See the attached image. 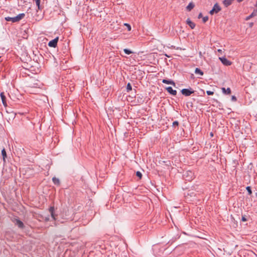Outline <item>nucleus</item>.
<instances>
[{
  "instance_id": "nucleus-1",
  "label": "nucleus",
  "mask_w": 257,
  "mask_h": 257,
  "mask_svg": "<svg viewBox=\"0 0 257 257\" xmlns=\"http://www.w3.org/2000/svg\"><path fill=\"white\" fill-rule=\"evenodd\" d=\"M25 16V15L24 13H21L14 17H6L5 20H6V21H7L8 22L11 21L12 23L18 22L20 20L23 19L24 18Z\"/></svg>"
},
{
  "instance_id": "nucleus-2",
  "label": "nucleus",
  "mask_w": 257,
  "mask_h": 257,
  "mask_svg": "<svg viewBox=\"0 0 257 257\" xmlns=\"http://www.w3.org/2000/svg\"><path fill=\"white\" fill-rule=\"evenodd\" d=\"M183 178L188 181H191L194 178V173L191 171H186L183 175Z\"/></svg>"
},
{
  "instance_id": "nucleus-3",
  "label": "nucleus",
  "mask_w": 257,
  "mask_h": 257,
  "mask_svg": "<svg viewBox=\"0 0 257 257\" xmlns=\"http://www.w3.org/2000/svg\"><path fill=\"white\" fill-rule=\"evenodd\" d=\"M12 221L15 225H17L20 229H23L25 227L23 222L18 217L14 218L12 219Z\"/></svg>"
},
{
  "instance_id": "nucleus-4",
  "label": "nucleus",
  "mask_w": 257,
  "mask_h": 257,
  "mask_svg": "<svg viewBox=\"0 0 257 257\" xmlns=\"http://www.w3.org/2000/svg\"><path fill=\"white\" fill-rule=\"evenodd\" d=\"M181 93L185 96H189L194 92V91L191 88H184L181 91Z\"/></svg>"
},
{
  "instance_id": "nucleus-5",
  "label": "nucleus",
  "mask_w": 257,
  "mask_h": 257,
  "mask_svg": "<svg viewBox=\"0 0 257 257\" xmlns=\"http://www.w3.org/2000/svg\"><path fill=\"white\" fill-rule=\"evenodd\" d=\"M59 37H57L48 43V46L50 47L55 48L57 45Z\"/></svg>"
},
{
  "instance_id": "nucleus-6",
  "label": "nucleus",
  "mask_w": 257,
  "mask_h": 257,
  "mask_svg": "<svg viewBox=\"0 0 257 257\" xmlns=\"http://www.w3.org/2000/svg\"><path fill=\"white\" fill-rule=\"evenodd\" d=\"M219 59L222 63L225 66H229L231 64V62L224 57H219Z\"/></svg>"
},
{
  "instance_id": "nucleus-7",
  "label": "nucleus",
  "mask_w": 257,
  "mask_h": 257,
  "mask_svg": "<svg viewBox=\"0 0 257 257\" xmlns=\"http://www.w3.org/2000/svg\"><path fill=\"white\" fill-rule=\"evenodd\" d=\"M166 89L168 92L170 94H172L174 96L177 94V91L176 90H174L172 87L169 86L166 87Z\"/></svg>"
},
{
  "instance_id": "nucleus-8",
  "label": "nucleus",
  "mask_w": 257,
  "mask_h": 257,
  "mask_svg": "<svg viewBox=\"0 0 257 257\" xmlns=\"http://www.w3.org/2000/svg\"><path fill=\"white\" fill-rule=\"evenodd\" d=\"M49 212L51 213V217L53 220H55L56 219V215L55 214V208L54 207L51 206L49 208Z\"/></svg>"
},
{
  "instance_id": "nucleus-9",
  "label": "nucleus",
  "mask_w": 257,
  "mask_h": 257,
  "mask_svg": "<svg viewBox=\"0 0 257 257\" xmlns=\"http://www.w3.org/2000/svg\"><path fill=\"white\" fill-rule=\"evenodd\" d=\"M162 82L163 83H165V84H171V85H173L174 86H176L175 83L174 82V81H173L172 80H168V79H164L162 80Z\"/></svg>"
},
{
  "instance_id": "nucleus-10",
  "label": "nucleus",
  "mask_w": 257,
  "mask_h": 257,
  "mask_svg": "<svg viewBox=\"0 0 257 257\" xmlns=\"http://www.w3.org/2000/svg\"><path fill=\"white\" fill-rule=\"evenodd\" d=\"M0 96H1V97L2 99L3 104H4V105L5 106H6L7 105V101H6V97L5 95L4 92H1Z\"/></svg>"
},
{
  "instance_id": "nucleus-11",
  "label": "nucleus",
  "mask_w": 257,
  "mask_h": 257,
  "mask_svg": "<svg viewBox=\"0 0 257 257\" xmlns=\"http://www.w3.org/2000/svg\"><path fill=\"white\" fill-rule=\"evenodd\" d=\"M212 9L214 10L216 14L218 13L219 11H221V8L217 3H216L214 5Z\"/></svg>"
},
{
  "instance_id": "nucleus-12",
  "label": "nucleus",
  "mask_w": 257,
  "mask_h": 257,
  "mask_svg": "<svg viewBox=\"0 0 257 257\" xmlns=\"http://www.w3.org/2000/svg\"><path fill=\"white\" fill-rule=\"evenodd\" d=\"M195 7V5L193 2H190L186 7V10L188 12H190Z\"/></svg>"
},
{
  "instance_id": "nucleus-13",
  "label": "nucleus",
  "mask_w": 257,
  "mask_h": 257,
  "mask_svg": "<svg viewBox=\"0 0 257 257\" xmlns=\"http://www.w3.org/2000/svg\"><path fill=\"white\" fill-rule=\"evenodd\" d=\"M186 23L190 26V27L193 29L195 27V24L192 22L189 19L186 20Z\"/></svg>"
},
{
  "instance_id": "nucleus-14",
  "label": "nucleus",
  "mask_w": 257,
  "mask_h": 257,
  "mask_svg": "<svg viewBox=\"0 0 257 257\" xmlns=\"http://www.w3.org/2000/svg\"><path fill=\"white\" fill-rule=\"evenodd\" d=\"M222 92L225 94H230L231 93V89L230 88H227L225 89L224 87H222L221 88Z\"/></svg>"
},
{
  "instance_id": "nucleus-15",
  "label": "nucleus",
  "mask_w": 257,
  "mask_h": 257,
  "mask_svg": "<svg viewBox=\"0 0 257 257\" xmlns=\"http://www.w3.org/2000/svg\"><path fill=\"white\" fill-rule=\"evenodd\" d=\"M52 181H53V183L56 185L59 186L60 184V182L59 179L55 177H54L52 178Z\"/></svg>"
},
{
  "instance_id": "nucleus-16",
  "label": "nucleus",
  "mask_w": 257,
  "mask_h": 257,
  "mask_svg": "<svg viewBox=\"0 0 257 257\" xmlns=\"http://www.w3.org/2000/svg\"><path fill=\"white\" fill-rule=\"evenodd\" d=\"M2 155L3 156V161L5 162L6 161V158H7V153L5 148H3L2 150Z\"/></svg>"
},
{
  "instance_id": "nucleus-17",
  "label": "nucleus",
  "mask_w": 257,
  "mask_h": 257,
  "mask_svg": "<svg viewBox=\"0 0 257 257\" xmlns=\"http://www.w3.org/2000/svg\"><path fill=\"white\" fill-rule=\"evenodd\" d=\"M232 1L233 0H224L223 3L224 6L227 7L231 4Z\"/></svg>"
},
{
  "instance_id": "nucleus-18",
  "label": "nucleus",
  "mask_w": 257,
  "mask_h": 257,
  "mask_svg": "<svg viewBox=\"0 0 257 257\" xmlns=\"http://www.w3.org/2000/svg\"><path fill=\"white\" fill-rule=\"evenodd\" d=\"M195 73L196 74H199L200 75H203V72L199 68H196L195 70Z\"/></svg>"
},
{
  "instance_id": "nucleus-19",
  "label": "nucleus",
  "mask_w": 257,
  "mask_h": 257,
  "mask_svg": "<svg viewBox=\"0 0 257 257\" xmlns=\"http://www.w3.org/2000/svg\"><path fill=\"white\" fill-rule=\"evenodd\" d=\"M196 194L191 190H189L187 193V195L190 196V197L195 196Z\"/></svg>"
},
{
  "instance_id": "nucleus-20",
  "label": "nucleus",
  "mask_w": 257,
  "mask_h": 257,
  "mask_svg": "<svg viewBox=\"0 0 257 257\" xmlns=\"http://www.w3.org/2000/svg\"><path fill=\"white\" fill-rule=\"evenodd\" d=\"M132 90V87L130 83H128L126 85V91L129 92Z\"/></svg>"
},
{
  "instance_id": "nucleus-21",
  "label": "nucleus",
  "mask_w": 257,
  "mask_h": 257,
  "mask_svg": "<svg viewBox=\"0 0 257 257\" xmlns=\"http://www.w3.org/2000/svg\"><path fill=\"white\" fill-rule=\"evenodd\" d=\"M123 51L126 54H127V55H130L133 53L131 50H130V49H124L123 50Z\"/></svg>"
},
{
  "instance_id": "nucleus-22",
  "label": "nucleus",
  "mask_w": 257,
  "mask_h": 257,
  "mask_svg": "<svg viewBox=\"0 0 257 257\" xmlns=\"http://www.w3.org/2000/svg\"><path fill=\"white\" fill-rule=\"evenodd\" d=\"M246 189L248 192V194L249 195H251L252 194V191H251V187L250 186H247L246 187Z\"/></svg>"
},
{
  "instance_id": "nucleus-23",
  "label": "nucleus",
  "mask_w": 257,
  "mask_h": 257,
  "mask_svg": "<svg viewBox=\"0 0 257 257\" xmlns=\"http://www.w3.org/2000/svg\"><path fill=\"white\" fill-rule=\"evenodd\" d=\"M136 176L138 177L140 179H141L142 177V174L140 171H137L136 172Z\"/></svg>"
},
{
  "instance_id": "nucleus-24",
  "label": "nucleus",
  "mask_w": 257,
  "mask_h": 257,
  "mask_svg": "<svg viewBox=\"0 0 257 257\" xmlns=\"http://www.w3.org/2000/svg\"><path fill=\"white\" fill-rule=\"evenodd\" d=\"M124 25L126 27L128 31H130L131 30V26L130 24L125 23L124 24Z\"/></svg>"
},
{
  "instance_id": "nucleus-25",
  "label": "nucleus",
  "mask_w": 257,
  "mask_h": 257,
  "mask_svg": "<svg viewBox=\"0 0 257 257\" xmlns=\"http://www.w3.org/2000/svg\"><path fill=\"white\" fill-rule=\"evenodd\" d=\"M208 20V17L205 16L203 17L202 21L203 23H206Z\"/></svg>"
},
{
  "instance_id": "nucleus-26",
  "label": "nucleus",
  "mask_w": 257,
  "mask_h": 257,
  "mask_svg": "<svg viewBox=\"0 0 257 257\" xmlns=\"http://www.w3.org/2000/svg\"><path fill=\"white\" fill-rule=\"evenodd\" d=\"M253 17H254L253 15L251 14L250 15H249L246 18L245 20L248 21Z\"/></svg>"
},
{
  "instance_id": "nucleus-27",
  "label": "nucleus",
  "mask_w": 257,
  "mask_h": 257,
  "mask_svg": "<svg viewBox=\"0 0 257 257\" xmlns=\"http://www.w3.org/2000/svg\"><path fill=\"white\" fill-rule=\"evenodd\" d=\"M206 93L208 95H213L214 94V92L213 91H210V90H207L206 91Z\"/></svg>"
},
{
  "instance_id": "nucleus-28",
  "label": "nucleus",
  "mask_w": 257,
  "mask_h": 257,
  "mask_svg": "<svg viewBox=\"0 0 257 257\" xmlns=\"http://www.w3.org/2000/svg\"><path fill=\"white\" fill-rule=\"evenodd\" d=\"M179 125V122L178 121H175L173 122V126H178Z\"/></svg>"
},
{
  "instance_id": "nucleus-29",
  "label": "nucleus",
  "mask_w": 257,
  "mask_h": 257,
  "mask_svg": "<svg viewBox=\"0 0 257 257\" xmlns=\"http://www.w3.org/2000/svg\"><path fill=\"white\" fill-rule=\"evenodd\" d=\"M251 14L253 15V16H255L257 15V10H254L253 12L251 13Z\"/></svg>"
},
{
  "instance_id": "nucleus-30",
  "label": "nucleus",
  "mask_w": 257,
  "mask_h": 257,
  "mask_svg": "<svg viewBox=\"0 0 257 257\" xmlns=\"http://www.w3.org/2000/svg\"><path fill=\"white\" fill-rule=\"evenodd\" d=\"M214 13H215L213 9L209 12V14L210 15H213Z\"/></svg>"
},
{
  "instance_id": "nucleus-31",
  "label": "nucleus",
  "mask_w": 257,
  "mask_h": 257,
  "mask_svg": "<svg viewBox=\"0 0 257 257\" xmlns=\"http://www.w3.org/2000/svg\"><path fill=\"white\" fill-rule=\"evenodd\" d=\"M231 100L233 101H235L236 100V98L235 96H232Z\"/></svg>"
},
{
  "instance_id": "nucleus-32",
  "label": "nucleus",
  "mask_w": 257,
  "mask_h": 257,
  "mask_svg": "<svg viewBox=\"0 0 257 257\" xmlns=\"http://www.w3.org/2000/svg\"><path fill=\"white\" fill-rule=\"evenodd\" d=\"M241 220L242 221H246L247 220V219H246V218H245V216H242Z\"/></svg>"
},
{
  "instance_id": "nucleus-33",
  "label": "nucleus",
  "mask_w": 257,
  "mask_h": 257,
  "mask_svg": "<svg viewBox=\"0 0 257 257\" xmlns=\"http://www.w3.org/2000/svg\"><path fill=\"white\" fill-rule=\"evenodd\" d=\"M202 13H200L199 14L198 18V19H200V18H202Z\"/></svg>"
},
{
  "instance_id": "nucleus-34",
  "label": "nucleus",
  "mask_w": 257,
  "mask_h": 257,
  "mask_svg": "<svg viewBox=\"0 0 257 257\" xmlns=\"http://www.w3.org/2000/svg\"><path fill=\"white\" fill-rule=\"evenodd\" d=\"M45 221H49V217H45Z\"/></svg>"
},
{
  "instance_id": "nucleus-35",
  "label": "nucleus",
  "mask_w": 257,
  "mask_h": 257,
  "mask_svg": "<svg viewBox=\"0 0 257 257\" xmlns=\"http://www.w3.org/2000/svg\"><path fill=\"white\" fill-rule=\"evenodd\" d=\"M238 2H241L243 1V0H237Z\"/></svg>"
},
{
  "instance_id": "nucleus-36",
  "label": "nucleus",
  "mask_w": 257,
  "mask_h": 257,
  "mask_svg": "<svg viewBox=\"0 0 257 257\" xmlns=\"http://www.w3.org/2000/svg\"><path fill=\"white\" fill-rule=\"evenodd\" d=\"M218 51L219 52H221L222 51V50H220V49H218Z\"/></svg>"
},
{
  "instance_id": "nucleus-37",
  "label": "nucleus",
  "mask_w": 257,
  "mask_h": 257,
  "mask_svg": "<svg viewBox=\"0 0 257 257\" xmlns=\"http://www.w3.org/2000/svg\"><path fill=\"white\" fill-rule=\"evenodd\" d=\"M165 56H167V57H170V56H168V55H167V54H165Z\"/></svg>"
},
{
  "instance_id": "nucleus-38",
  "label": "nucleus",
  "mask_w": 257,
  "mask_h": 257,
  "mask_svg": "<svg viewBox=\"0 0 257 257\" xmlns=\"http://www.w3.org/2000/svg\"><path fill=\"white\" fill-rule=\"evenodd\" d=\"M210 135H211V136H213V133H211Z\"/></svg>"
},
{
  "instance_id": "nucleus-39",
  "label": "nucleus",
  "mask_w": 257,
  "mask_h": 257,
  "mask_svg": "<svg viewBox=\"0 0 257 257\" xmlns=\"http://www.w3.org/2000/svg\"><path fill=\"white\" fill-rule=\"evenodd\" d=\"M199 54H200V56L201 55V52H200Z\"/></svg>"
}]
</instances>
